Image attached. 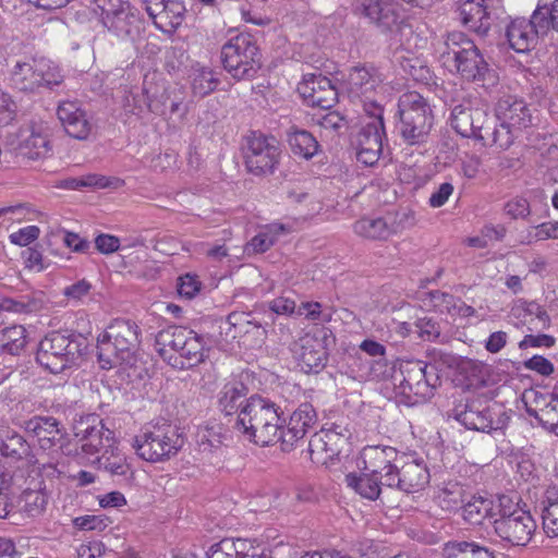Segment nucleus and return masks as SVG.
Segmentation results:
<instances>
[{
    "label": "nucleus",
    "instance_id": "nucleus-62",
    "mask_svg": "<svg viewBox=\"0 0 558 558\" xmlns=\"http://www.w3.org/2000/svg\"><path fill=\"white\" fill-rule=\"evenodd\" d=\"M505 210L513 219L525 218L530 214V204L524 197H514L505 205Z\"/></svg>",
    "mask_w": 558,
    "mask_h": 558
},
{
    "label": "nucleus",
    "instance_id": "nucleus-17",
    "mask_svg": "<svg viewBox=\"0 0 558 558\" xmlns=\"http://www.w3.org/2000/svg\"><path fill=\"white\" fill-rule=\"evenodd\" d=\"M331 341V335L326 329L301 337L294 349L299 367L307 374L322 372L328 361V345Z\"/></svg>",
    "mask_w": 558,
    "mask_h": 558
},
{
    "label": "nucleus",
    "instance_id": "nucleus-50",
    "mask_svg": "<svg viewBox=\"0 0 558 558\" xmlns=\"http://www.w3.org/2000/svg\"><path fill=\"white\" fill-rule=\"evenodd\" d=\"M490 510V500L474 498L463 507V518L471 524H481L489 515Z\"/></svg>",
    "mask_w": 558,
    "mask_h": 558
},
{
    "label": "nucleus",
    "instance_id": "nucleus-22",
    "mask_svg": "<svg viewBox=\"0 0 558 558\" xmlns=\"http://www.w3.org/2000/svg\"><path fill=\"white\" fill-rule=\"evenodd\" d=\"M364 470L379 475L381 484H391L392 475L399 463V453L390 446H366L361 452Z\"/></svg>",
    "mask_w": 558,
    "mask_h": 558
},
{
    "label": "nucleus",
    "instance_id": "nucleus-10",
    "mask_svg": "<svg viewBox=\"0 0 558 558\" xmlns=\"http://www.w3.org/2000/svg\"><path fill=\"white\" fill-rule=\"evenodd\" d=\"M349 92L353 97L363 98L365 112L381 104L391 96L393 87L386 82L385 74L375 66H356L349 74Z\"/></svg>",
    "mask_w": 558,
    "mask_h": 558
},
{
    "label": "nucleus",
    "instance_id": "nucleus-25",
    "mask_svg": "<svg viewBox=\"0 0 558 558\" xmlns=\"http://www.w3.org/2000/svg\"><path fill=\"white\" fill-rule=\"evenodd\" d=\"M298 92L311 107L328 109L337 100V92L331 81L320 73L305 74L298 85Z\"/></svg>",
    "mask_w": 558,
    "mask_h": 558
},
{
    "label": "nucleus",
    "instance_id": "nucleus-2",
    "mask_svg": "<svg viewBox=\"0 0 558 558\" xmlns=\"http://www.w3.org/2000/svg\"><path fill=\"white\" fill-rule=\"evenodd\" d=\"M234 429L245 439L269 446L280 442V416L274 403L259 397H251L241 409Z\"/></svg>",
    "mask_w": 558,
    "mask_h": 558
},
{
    "label": "nucleus",
    "instance_id": "nucleus-39",
    "mask_svg": "<svg viewBox=\"0 0 558 558\" xmlns=\"http://www.w3.org/2000/svg\"><path fill=\"white\" fill-rule=\"evenodd\" d=\"M122 181L118 178H107L97 173H88L78 178H68L58 183V187L64 190H82L84 187L106 189L119 187Z\"/></svg>",
    "mask_w": 558,
    "mask_h": 558
},
{
    "label": "nucleus",
    "instance_id": "nucleus-32",
    "mask_svg": "<svg viewBox=\"0 0 558 558\" xmlns=\"http://www.w3.org/2000/svg\"><path fill=\"white\" fill-rule=\"evenodd\" d=\"M58 118L65 132L76 138L85 140L88 137L92 126L86 118V113L75 101H62L57 110Z\"/></svg>",
    "mask_w": 558,
    "mask_h": 558
},
{
    "label": "nucleus",
    "instance_id": "nucleus-5",
    "mask_svg": "<svg viewBox=\"0 0 558 558\" xmlns=\"http://www.w3.org/2000/svg\"><path fill=\"white\" fill-rule=\"evenodd\" d=\"M398 131L409 145H420L427 141L434 123L428 101L417 92L402 94L398 100Z\"/></svg>",
    "mask_w": 558,
    "mask_h": 558
},
{
    "label": "nucleus",
    "instance_id": "nucleus-44",
    "mask_svg": "<svg viewBox=\"0 0 558 558\" xmlns=\"http://www.w3.org/2000/svg\"><path fill=\"white\" fill-rule=\"evenodd\" d=\"M247 395V388L241 381L228 383L219 395V407L226 414H232L243 403Z\"/></svg>",
    "mask_w": 558,
    "mask_h": 558
},
{
    "label": "nucleus",
    "instance_id": "nucleus-56",
    "mask_svg": "<svg viewBox=\"0 0 558 558\" xmlns=\"http://www.w3.org/2000/svg\"><path fill=\"white\" fill-rule=\"evenodd\" d=\"M529 241L558 239V221L543 222L529 231Z\"/></svg>",
    "mask_w": 558,
    "mask_h": 558
},
{
    "label": "nucleus",
    "instance_id": "nucleus-61",
    "mask_svg": "<svg viewBox=\"0 0 558 558\" xmlns=\"http://www.w3.org/2000/svg\"><path fill=\"white\" fill-rule=\"evenodd\" d=\"M454 187L449 182L441 183L429 196L428 204L432 208L444 206L452 195Z\"/></svg>",
    "mask_w": 558,
    "mask_h": 558
},
{
    "label": "nucleus",
    "instance_id": "nucleus-35",
    "mask_svg": "<svg viewBox=\"0 0 558 558\" xmlns=\"http://www.w3.org/2000/svg\"><path fill=\"white\" fill-rule=\"evenodd\" d=\"M0 454L15 461L26 460L28 464L36 457L26 439L5 426H0Z\"/></svg>",
    "mask_w": 558,
    "mask_h": 558
},
{
    "label": "nucleus",
    "instance_id": "nucleus-27",
    "mask_svg": "<svg viewBox=\"0 0 558 558\" xmlns=\"http://www.w3.org/2000/svg\"><path fill=\"white\" fill-rule=\"evenodd\" d=\"M345 438L333 429L315 433L308 442L312 461L318 465H328L341 451Z\"/></svg>",
    "mask_w": 558,
    "mask_h": 558
},
{
    "label": "nucleus",
    "instance_id": "nucleus-15",
    "mask_svg": "<svg viewBox=\"0 0 558 558\" xmlns=\"http://www.w3.org/2000/svg\"><path fill=\"white\" fill-rule=\"evenodd\" d=\"M280 147L277 140L260 133L246 137L244 159L247 170L256 175L271 173L279 161Z\"/></svg>",
    "mask_w": 558,
    "mask_h": 558
},
{
    "label": "nucleus",
    "instance_id": "nucleus-46",
    "mask_svg": "<svg viewBox=\"0 0 558 558\" xmlns=\"http://www.w3.org/2000/svg\"><path fill=\"white\" fill-rule=\"evenodd\" d=\"M95 463L112 475H125L129 471L126 458L113 445L96 458Z\"/></svg>",
    "mask_w": 558,
    "mask_h": 558
},
{
    "label": "nucleus",
    "instance_id": "nucleus-53",
    "mask_svg": "<svg viewBox=\"0 0 558 558\" xmlns=\"http://www.w3.org/2000/svg\"><path fill=\"white\" fill-rule=\"evenodd\" d=\"M227 324L230 326V330L233 329V338L247 333L254 328L260 327L258 324L251 320V315L248 313L244 312L230 313L227 317Z\"/></svg>",
    "mask_w": 558,
    "mask_h": 558
},
{
    "label": "nucleus",
    "instance_id": "nucleus-23",
    "mask_svg": "<svg viewBox=\"0 0 558 558\" xmlns=\"http://www.w3.org/2000/svg\"><path fill=\"white\" fill-rule=\"evenodd\" d=\"M543 17L532 13L531 19H514L507 28L510 47L517 52H526L534 48L539 37H544Z\"/></svg>",
    "mask_w": 558,
    "mask_h": 558
},
{
    "label": "nucleus",
    "instance_id": "nucleus-59",
    "mask_svg": "<svg viewBox=\"0 0 558 558\" xmlns=\"http://www.w3.org/2000/svg\"><path fill=\"white\" fill-rule=\"evenodd\" d=\"M17 106L12 100L11 96L5 93H0V126H5L12 123L16 118Z\"/></svg>",
    "mask_w": 558,
    "mask_h": 558
},
{
    "label": "nucleus",
    "instance_id": "nucleus-64",
    "mask_svg": "<svg viewBox=\"0 0 558 558\" xmlns=\"http://www.w3.org/2000/svg\"><path fill=\"white\" fill-rule=\"evenodd\" d=\"M416 223L415 214L412 209H403L396 214L393 222L390 226L393 228V233L400 232L404 229L414 227Z\"/></svg>",
    "mask_w": 558,
    "mask_h": 558
},
{
    "label": "nucleus",
    "instance_id": "nucleus-36",
    "mask_svg": "<svg viewBox=\"0 0 558 558\" xmlns=\"http://www.w3.org/2000/svg\"><path fill=\"white\" fill-rule=\"evenodd\" d=\"M185 348L183 354L175 355L171 361V366L178 369L194 367L206 357L204 339L194 330L189 329V335L184 338Z\"/></svg>",
    "mask_w": 558,
    "mask_h": 558
},
{
    "label": "nucleus",
    "instance_id": "nucleus-9",
    "mask_svg": "<svg viewBox=\"0 0 558 558\" xmlns=\"http://www.w3.org/2000/svg\"><path fill=\"white\" fill-rule=\"evenodd\" d=\"M226 71L236 80L251 78L260 69V52L256 41L247 34H240L221 49Z\"/></svg>",
    "mask_w": 558,
    "mask_h": 558
},
{
    "label": "nucleus",
    "instance_id": "nucleus-37",
    "mask_svg": "<svg viewBox=\"0 0 558 558\" xmlns=\"http://www.w3.org/2000/svg\"><path fill=\"white\" fill-rule=\"evenodd\" d=\"M356 235L372 241H384L393 234V228L383 217H363L353 223Z\"/></svg>",
    "mask_w": 558,
    "mask_h": 558
},
{
    "label": "nucleus",
    "instance_id": "nucleus-28",
    "mask_svg": "<svg viewBox=\"0 0 558 558\" xmlns=\"http://www.w3.org/2000/svg\"><path fill=\"white\" fill-rule=\"evenodd\" d=\"M530 415L537 418L543 425L549 427L558 435V385L547 397L537 396L536 391L523 395Z\"/></svg>",
    "mask_w": 558,
    "mask_h": 558
},
{
    "label": "nucleus",
    "instance_id": "nucleus-57",
    "mask_svg": "<svg viewBox=\"0 0 558 558\" xmlns=\"http://www.w3.org/2000/svg\"><path fill=\"white\" fill-rule=\"evenodd\" d=\"M202 282L197 276L186 274L178 279V293L187 300L193 299L201 291Z\"/></svg>",
    "mask_w": 558,
    "mask_h": 558
},
{
    "label": "nucleus",
    "instance_id": "nucleus-30",
    "mask_svg": "<svg viewBox=\"0 0 558 558\" xmlns=\"http://www.w3.org/2000/svg\"><path fill=\"white\" fill-rule=\"evenodd\" d=\"M472 129L474 135H469L474 140L481 141L484 145H497L500 148H508L512 144L511 136L507 134L501 136L500 130L495 125V120L489 117L487 109L475 106L472 119Z\"/></svg>",
    "mask_w": 558,
    "mask_h": 558
},
{
    "label": "nucleus",
    "instance_id": "nucleus-7",
    "mask_svg": "<svg viewBox=\"0 0 558 558\" xmlns=\"http://www.w3.org/2000/svg\"><path fill=\"white\" fill-rule=\"evenodd\" d=\"M13 87L35 93L41 88H52L63 81L58 66L45 58H26L17 60L10 71Z\"/></svg>",
    "mask_w": 558,
    "mask_h": 558
},
{
    "label": "nucleus",
    "instance_id": "nucleus-58",
    "mask_svg": "<svg viewBox=\"0 0 558 558\" xmlns=\"http://www.w3.org/2000/svg\"><path fill=\"white\" fill-rule=\"evenodd\" d=\"M298 316L304 315L310 320L329 322L331 319L330 313L322 311V304L318 302H304L296 311Z\"/></svg>",
    "mask_w": 558,
    "mask_h": 558
},
{
    "label": "nucleus",
    "instance_id": "nucleus-49",
    "mask_svg": "<svg viewBox=\"0 0 558 558\" xmlns=\"http://www.w3.org/2000/svg\"><path fill=\"white\" fill-rule=\"evenodd\" d=\"M47 496L40 490H25L17 501L19 511L29 518L40 515L46 508Z\"/></svg>",
    "mask_w": 558,
    "mask_h": 558
},
{
    "label": "nucleus",
    "instance_id": "nucleus-29",
    "mask_svg": "<svg viewBox=\"0 0 558 558\" xmlns=\"http://www.w3.org/2000/svg\"><path fill=\"white\" fill-rule=\"evenodd\" d=\"M426 365L421 361H407L401 364L403 379L400 383L401 393L409 399L416 397L414 401L432 396V387L425 378Z\"/></svg>",
    "mask_w": 558,
    "mask_h": 558
},
{
    "label": "nucleus",
    "instance_id": "nucleus-31",
    "mask_svg": "<svg viewBox=\"0 0 558 558\" xmlns=\"http://www.w3.org/2000/svg\"><path fill=\"white\" fill-rule=\"evenodd\" d=\"M207 558H271L245 538H223L207 551Z\"/></svg>",
    "mask_w": 558,
    "mask_h": 558
},
{
    "label": "nucleus",
    "instance_id": "nucleus-43",
    "mask_svg": "<svg viewBox=\"0 0 558 558\" xmlns=\"http://www.w3.org/2000/svg\"><path fill=\"white\" fill-rule=\"evenodd\" d=\"M288 142L293 154L304 159L312 158L318 150L316 138L305 130L291 128L288 134Z\"/></svg>",
    "mask_w": 558,
    "mask_h": 558
},
{
    "label": "nucleus",
    "instance_id": "nucleus-47",
    "mask_svg": "<svg viewBox=\"0 0 558 558\" xmlns=\"http://www.w3.org/2000/svg\"><path fill=\"white\" fill-rule=\"evenodd\" d=\"M474 108L475 106L471 104H461L457 105L451 111V126L463 137L475 134V131L472 129Z\"/></svg>",
    "mask_w": 558,
    "mask_h": 558
},
{
    "label": "nucleus",
    "instance_id": "nucleus-42",
    "mask_svg": "<svg viewBox=\"0 0 558 558\" xmlns=\"http://www.w3.org/2000/svg\"><path fill=\"white\" fill-rule=\"evenodd\" d=\"M445 558H494L492 551L475 542L454 541L444 547Z\"/></svg>",
    "mask_w": 558,
    "mask_h": 558
},
{
    "label": "nucleus",
    "instance_id": "nucleus-21",
    "mask_svg": "<svg viewBox=\"0 0 558 558\" xmlns=\"http://www.w3.org/2000/svg\"><path fill=\"white\" fill-rule=\"evenodd\" d=\"M429 470L423 459L408 457L392 475L391 484L387 487L397 488L407 494L418 493L429 484Z\"/></svg>",
    "mask_w": 558,
    "mask_h": 558
},
{
    "label": "nucleus",
    "instance_id": "nucleus-60",
    "mask_svg": "<svg viewBox=\"0 0 558 558\" xmlns=\"http://www.w3.org/2000/svg\"><path fill=\"white\" fill-rule=\"evenodd\" d=\"M40 229L37 226H27L10 234L11 243L26 246L38 239Z\"/></svg>",
    "mask_w": 558,
    "mask_h": 558
},
{
    "label": "nucleus",
    "instance_id": "nucleus-1",
    "mask_svg": "<svg viewBox=\"0 0 558 558\" xmlns=\"http://www.w3.org/2000/svg\"><path fill=\"white\" fill-rule=\"evenodd\" d=\"M24 430L36 440L35 456L29 464L36 466L41 476L53 478L63 471L62 447L65 432L52 416H33L24 422Z\"/></svg>",
    "mask_w": 558,
    "mask_h": 558
},
{
    "label": "nucleus",
    "instance_id": "nucleus-51",
    "mask_svg": "<svg viewBox=\"0 0 558 558\" xmlns=\"http://www.w3.org/2000/svg\"><path fill=\"white\" fill-rule=\"evenodd\" d=\"M547 492V500L542 511L543 530L548 537L558 536V498L551 499Z\"/></svg>",
    "mask_w": 558,
    "mask_h": 558
},
{
    "label": "nucleus",
    "instance_id": "nucleus-40",
    "mask_svg": "<svg viewBox=\"0 0 558 558\" xmlns=\"http://www.w3.org/2000/svg\"><path fill=\"white\" fill-rule=\"evenodd\" d=\"M287 229L281 223H270L263 227L258 233L246 244L245 252L247 254L264 253L269 250L284 234Z\"/></svg>",
    "mask_w": 558,
    "mask_h": 558
},
{
    "label": "nucleus",
    "instance_id": "nucleus-55",
    "mask_svg": "<svg viewBox=\"0 0 558 558\" xmlns=\"http://www.w3.org/2000/svg\"><path fill=\"white\" fill-rule=\"evenodd\" d=\"M521 308L525 312V316L531 317L530 319L525 318V322L534 324L535 328L546 329L549 327L550 318L546 311H544L537 303H524Z\"/></svg>",
    "mask_w": 558,
    "mask_h": 558
},
{
    "label": "nucleus",
    "instance_id": "nucleus-24",
    "mask_svg": "<svg viewBox=\"0 0 558 558\" xmlns=\"http://www.w3.org/2000/svg\"><path fill=\"white\" fill-rule=\"evenodd\" d=\"M154 25L163 33H172L184 20L185 5L182 0H142Z\"/></svg>",
    "mask_w": 558,
    "mask_h": 558
},
{
    "label": "nucleus",
    "instance_id": "nucleus-34",
    "mask_svg": "<svg viewBox=\"0 0 558 558\" xmlns=\"http://www.w3.org/2000/svg\"><path fill=\"white\" fill-rule=\"evenodd\" d=\"M489 7L485 0H466L459 8L460 21L469 29L485 35L490 28Z\"/></svg>",
    "mask_w": 558,
    "mask_h": 558
},
{
    "label": "nucleus",
    "instance_id": "nucleus-3",
    "mask_svg": "<svg viewBox=\"0 0 558 558\" xmlns=\"http://www.w3.org/2000/svg\"><path fill=\"white\" fill-rule=\"evenodd\" d=\"M138 326L125 319L113 320L97 338L98 363L104 369L130 365L140 344Z\"/></svg>",
    "mask_w": 558,
    "mask_h": 558
},
{
    "label": "nucleus",
    "instance_id": "nucleus-38",
    "mask_svg": "<svg viewBox=\"0 0 558 558\" xmlns=\"http://www.w3.org/2000/svg\"><path fill=\"white\" fill-rule=\"evenodd\" d=\"M369 472L355 474L349 473L345 475V484L348 487L353 489L362 498L368 500H376L381 493L380 478L376 477Z\"/></svg>",
    "mask_w": 558,
    "mask_h": 558
},
{
    "label": "nucleus",
    "instance_id": "nucleus-26",
    "mask_svg": "<svg viewBox=\"0 0 558 558\" xmlns=\"http://www.w3.org/2000/svg\"><path fill=\"white\" fill-rule=\"evenodd\" d=\"M317 422V414L310 403H302L291 414L289 423L280 432V446L283 451H290L302 439L307 430Z\"/></svg>",
    "mask_w": 558,
    "mask_h": 558
},
{
    "label": "nucleus",
    "instance_id": "nucleus-18",
    "mask_svg": "<svg viewBox=\"0 0 558 558\" xmlns=\"http://www.w3.org/2000/svg\"><path fill=\"white\" fill-rule=\"evenodd\" d=\"M383 108L375 106L369 111L371 121L365 123L356 137V158L365 166H374L383 151V136L385 134Z\"/></svg>",
    "mask_w": 558,
    "mask_h": 558
},
{
    "label": "nucleus",
    "instance_id": "nucleus-16",
    "mask_svg": "<svg viewBox=\"0 0 558 558\" xmlns=\"http://www.w3.org/2000/svg\"><path fill=\"white\" fill-rule=\"evenodd\" d=\"M363 12L383 31L393 32L395 36L399 37L400 45L407 50L412 48V27L399 21L398 5L392 0H365Z\"/></svg>",
    "mask_w": 558,
    "mask_h": 558
},
{
    "label": "nucleus",
    "instance_id": "nucleus-52",
    "mask_svg": "<svg viewBox=\"0 0 558 558\" xmlns=\"http://www.w3.org/2000/svg\"><path fill=\"white\" fill-rule=\"evenodd\" d=\"M377 364L374 361L355 357L348 366L345 375L354 381L366 383L374 379L373 369Z\"/></svg>",
    "mask_w": 558,
    "mask_h": 558
},
{
    "label": "nucleus",
    "instance_id": "nucleus-41",
    "mask_svg": "<svg viewBox=\"0 0 558 558\" xmlns=\"http://www.w3.org/2000/svg\"><path fill=\"white\" fill-rule=\"evenodd\" d=\"M432 301L437 311L440 313H448L451 316L471 317L476 314L474 307L448 293L440 291L433 292Z\"/></svg>",
    "mask_w": 558,
    "mask_h": 558
},
{
    "label": "nucleus",
    "instance_id": "nucleus-33",
    "mask_svg": "<svg viewBox=\"0 0 558 558\" xmlns=\"http://www.w3.org/2000/svg\"><path fill=\"white\" fill-rule=\"evenodd\" d=\"M189 335V328L181 326H169L156 335L155 348L159 356L171 365L175 355L183 354L185 348L184 338Z\"/></svg>",
    "mask_w": 558,
    "mask_h": 558
},
{
    "label": "nucleus",
    "instance_id": "nucleus-14",
    "mask_svg": "<svg viewBox=\"0 0 558 558\" xmlns=\"http://www.w3.org/2000/svg\"><path fill=\"white\" fill-rule=\"evenodd\" d=\"M74 436L82 453L90 462L113 445L112 432L97 415H88L74 426Z\"/></svg>",
    "mask_w": 558,
    "mask_h": 558
},
{
    "label": "nucleus",
    "instance_id": "nucleus-8",
    "mask_svg": "<svg viewBox=\"0 0 558 558\" xmlns=\"http://www.w3.org/2000/svg\"><path fill=\"white\" fill-rule=\"evenodd\" d=\"M494 531L501 541L513 546H525L536 531V522L530 511L512 505L507 497L500 498L499 518L493 522Z\"/></svg>",
    "mask_w": 558,
    "mask_h": 558
},
{
    "label": "nucleus",
    "instance_id": "nucleus-6",
    "mask_svg": "<svg viewBox=\"0 0 558 558\" xmlns=\"http://www.w3.org/2000/svg\"><path fill=\"white\" fill-rule=\"evenodd\" d=\"M182 445L183 440L177 428L166 423L145 426L131 441L136 454L148 462L169 459Z\"/></svg>",
    "mask_w": 558,
    "mask_h": 558
},
{
    "label": "nucleus",
    "instance_id": "nucleus-20",
    "mask_svg": "<svg viewBox=\"0 0 558 558\" xmlns=\"http://www.w3.org/2000/svg\"><path fill=\"white\" fill-rule=\"evenodd\" d=\"M496 117L500 121L501 136L506 133L513 137L515 133L529 128L532 124V114L526 104L512 96L499 99L496 106Z\"/></svg>",
    "mask_w": 558,
    "mask_h": 558
},
{
    "label": "nucleus",
    "instance_id": "nucleus-13",
    "mask_svg": "<svg viewBox=\"0 0 558 558\" xmlns=\"http://www.w3.org/2000/svg\"><path fill=\"white\" fill-rule=\"evenodd\" d=\"M452 416L465 428L483 433L500 429L506 424L498 407H490L481 400L457 404Z\"/></svg>",
    "mask_w": 558,
    "mask_h": 558
},
{
    "label": "nucleus",
    "instance_id": "nucleus-45",
    "mask_svg": "<svg viewBox=\"0 0 558 558\" xmlns=\"http://www.w3.org/2000/svg\"><path fill=\"white\" fill-rule=\"evenodd\" d=\"M190 78L193 93L199 97L214 92L219 83L211 69L198 63L192 66Z\"/></svg>",
    "mask_w": 558,
    "mask_h": 558
},
{
    "label": "nucleus",
    "instance_id": "nucleus-19",
    "mask_svg": "<svg viewBox=\"0 0 558 558\" xmlns=\"http://www.w3.org/2000/svg\"><path fill=\"white\" fill-rule=\"evenodd\" d=\"M51 136L52 130L48 122L31 121L20 130L14 149L19 156L24 158L44 159L51 153Z\"/></svg>",
    "mask_w": 558,
    "mask_h": 558
},
{
    "label": "nucleus",
    "instance_id": "nucleus-48",
    "mask_svg": "<svg viewBox=\"0 0 558 558\" xmlns=\"http://www.w3.org/2000/svg\"><path fill=\"white\" fill-rule=\"evenodd\" d=\"M26 344V330L21 325L5 327L0 331V348L11 354H19Z\"/></svg>",
    "mask_w": 558,
    "mask_h": 558
},
{
    "label": "nucleus",
    "instance_id": "nucleus-54",
    "mask_svg": "<svg viewBox=\"0 0 558 558\" xmlns=\"http://www.w3.org/2000/svg\"><path fill=\"white\" fill-rule=\"evenodd\" d=\"M533 13L543 17L545 36L550 31L558 33V0H554L550 5H538Z\"/></svg>",
    "mask_w": 558,
    "mask_h": 558
},
{
    "label": "nucleus",
    "instance_id": "nucleus-63",
    "mask_svg": "<svg viewBox=\"0 0 558 558\" xmlns=\"http://www.w3.org/2000/svg\"><path fill=\"white\" fill-rule=\"evenodd\" d=\"M22 255L27 269L40 272L46 268L44 256L37 248L28 247Z\"/></svg>",
    "mask_w": 558,
    "mask_h": 558
},
{
    "label": "nucleus",
    "instance_id": "nucleus-4",
    "mask_svg": "<svg viewBox=\"0 0 558 558\" xmlns=\"http://www.w3.org/2000/svg\"><path fill=\"white\" fill-rule=\"evenodd\" d=\"M439 60L449 72L466 81H480L488 71V64L477 46L460 32L448 34Z\"/></svg>",
    "mask_w": 558,
    "mask_h": 558
},
{
    "label": "nucleus",
    "instance_id": "nucleus-12",
    "mask_svg": "<svg viewBox=\"0 0 558 558\" xmlns=\"http://www.w3.org/2000/svg\"><path fill=\"white\" fill-rule=\"evenodd\" d=\"M94 11L117 37H131L138 29V12L128 0H96Z\"/></svg>",
    "mask_w": 558,
    "mask_h": 558
},
{
    "label": "nucleus",
    "instance_id": "nucleus-11",
    "mask_svg": "<svg viewBox=\"0 0 558 558\" xmlns=\"http://www.w3.org/2000/svg\"><path fill=\"white\" fill-rule=\"evenodd\" d=\"M80 344L61 332L47 335L38 345L37 363L52 374H59L74 365L81 357Z\"/></svg>",
    "mask_w": 558,
    "mask_h": 558
}]
</instances>
